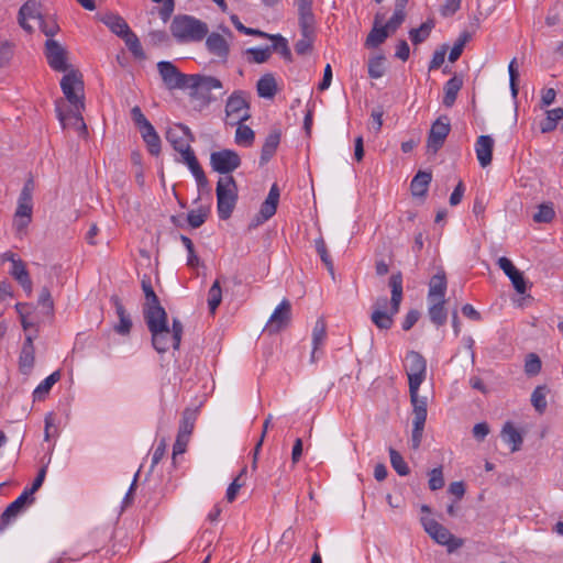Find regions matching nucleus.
Returning <instances> with one entry per match:
<instances>
[{
	"label": "nucleus",
	"instance_id": "1",
	"mask_svg": "<svg viewBox=\"0 0 563 563\" xmlns=\"http://www.w3.org/2000/svg\"><path fill=\"white\" fill-rule=\"evenodd\" d=\"M144 319L151 332L152 345L158 353L179 347L183 336V324L179 320L174 319L170 328L165 309L157 307L150 310Z\"/></svg>",
	"mask_w": 563,
	"mask_h": 563
},
{
	"label": "nucleus",
	"instance_id": "2",
	"mask_svg": "<svg viewBox=\"0 0 563 563\" xmlns=\"http://www.w3.org/2000/svg\"><path fill=\"white\" fill-rule=\"evenodd\" d=\"M166 139L180 154L181 162L187 165L188 169L195 177L198 187H207L208 179L189 145L191 140L189 129L184 124H174L168 128Z\"/></svg>",
	"mask_w": 563,
	"mask_h": 563
},
{
	"label": "nucleus",
	"instance_id": "3",
	"mask_svg": "<svg viewBox=\"0 0 563 563\" xmlns=\"http://www.w3.org/2000/svg\"><path fill=\"white\" fill-rule=\"evenodd\" d=\"M209 32L207 23L188 14L174 16L170 33L181 44L201 42Z\"/></svg>",
	"mask_w": 563,
	"mask_h": 563
},
{
	"label": "nucleus",
	"instance_id": "4",
	"mask_svg": "<svg viewBox=\"0 0 563 563\" xmlns=\"http://www.w3.org/2000/svg\"><path fill=\"white\" fill-rule=\"evenodd\" d=\"M421 511L427 514L420 518L421 525L424 531L438 544L446 547L449 552H453L463 545V541L461 539L455 538L449 529L429 516L431 510L427 505L421 506Z\"/></svg>",
	"mask_w": 563,
	"mask_h": 563
},
{
	"label": "nucleus",
	"instance_id": "5",
	"mask_svg": "<svg viewBox=\"0 0 563 563\" xmlns=\"http://www.w3.org/2000/svg\"><path fill=\"white\" fill-rule=\"evenodd\" d=\"M221 88L222 82L216 77L195 74L189 75L185 90H188L189 96L201 106H208L214 100L211 91Z\"/></svg>",
	"mask_w": 563,
	"mask_h": 563
},
{
	"label": "nucleus",
	"instance_id": "6",
	"mask_svg": "<svg viewBox=\"0 0 563 563\" xmlns=\"http://www.w3.org/2000/svg\"><path fill=\"white\" fill-rule=\"evenodd\" d=\"M410 402L412 406V433H411V448L419 449L424 431V424L428 416V399L426 396L419 395V388H410Z\"/></svg>",
	"mask_w": 563,
	"mask_h": 563
},
{
	"label": "nucleus",
	"instance_id": "7",
	"mask_svg": "<svg viewBox=\"0 0 563 563\" xmlns=\"http://www.w3.org/2000/svg\"><path fill=\"white\" fill-rule=\"evenodd\" d=\"M216 192L219 218L227 220L231 217L238 201V187L233 177H220L217 183Z\"/></svg>",
	"mask_w": 563,
	"mask_h": 563
},
{
	"label": "nucleus",
	"instance_id": "8",
	"mask_svg": "<svg viewBox=\"0 0 563 563\" xmlns=\"http://www.w3.org/2000/svg\"><path fill=\"white\" fill-rule=\"evenodd\" d=\"M251 117L250 107L244 91H234L225 103V123L235 125L246 121Z\"/></svg>",
	"mask_w": 563,
	"mask_h": 563
},
{
	"label": "nucleus",
	"instance_id": "9",
	"mask_svg": "<svg viewBox=\"0 0 563 563\" xmlns=\"http://www.w3.org/2000/svg\"><path fill=\"white\" fill-rule=\"evenodd\" d=\"M60 88L71 107H85L84 81L78 70L69 69L60 80Z\"/></svg>",
	"mask_w": 563,
	"mask_h": 563
},
{
	"label": "nucleus",
	"instance_id": "10",
	"mask_svg": "<svg viewBox=\"0 0 563 563\" xmlns=\"http://www.w3.org/2000/svg\"><path fill=\"white\" fill-rule=\"evenodd\" d=\"M405 369L408 376L409 389L420 388L427 375V362L424 357L416 351L408 352L405 361Z\"/></svg>",
	"mask_w": 563,
	"mask_h": 563
},
{
	"label": "nucleus",
	"instance_id": "11",
	"mask_svg": "<svg viewBox=\"0 0 563 563\" xmlns=\"http://www.w3.org/2000/svg\"><path fill=\"white\" fill-rule=\"evenodd\" d=\"M45 57L49 67L55 71L66 73L71 69L68 63V52L53 38H48L45 43Z\"/></svg>",
	"mask_w": 563,
	"mask_h": 563
},
{
	"label": "nucleus",
	"instance_id": "12",
	"mask_svg": "<svg viewBox=\"0 0 563 563\" xmlns=\"http://www.w3.org/2000/svg\"><path fill=\"white\" fill-rule=\"evenodd\" d=\"M210 165L214 172L230 176V173L240 167L241 157L233 150L216 151L210 155Z\"/></svg>",
	"mask_w": 563,
	"mask_h": 563
},
{
	"label": "nucleus",
	"instance_id": "13",
	"mask_svg": "<svg viewBox=\"0 0 563 563\" xmlns=\"http://www.w3.org/2000/svg\"><path fill=\"white\" fill-rule=\"evenodd\" d=\"M450 130L451 125L446 117H440L433 122L427 142L428 153L435 154L443 146Z\"/></svg>",
	"mask_w": 563,
	"mask_h": 563
},
{
	"label": "nucleus",
	"instance_id": "14",
	"mask_svg": "<svg viewBox=\"0 0 563 563\" xmlns=\"http://www.w3.org/2000/svg\"><path fill=\"white\" fill-rule=\"evenodd\" d=\"M157 69L167 89L185 90L189 75L181 74L173 63L167 60L158 62Z\"/></svg>",
	"mask_w": 563,
	"mask_h": 563
},
{
	"label": "nucleus",
	"instance_id": "15",
	"mask_svg": "<svg viewBox=\"0 0 563 563\" xmlns=\"http://www.w3.org/2000/svg\"><path fill=\"white\" fill-rule=\"evenodd\" d=\"M33 500L34 498H30L26 494L22 493L14 501H12L0 517V532H4L8 527L23 512L25 507L33 503Z\"/></svg>",
	"mask_w": 563,
	"mask_h": 563
},
{
	"label": "nucleus",
	"instance_id": "16",
	"mask_svg": "<svg viewBox=\"0 0 563 563\" xmlns=\"http://www.w3.org/2000/svg\"><path fill=\"white\" fill-rule=\"evenodd\" d=\"M395 314L391 313V307L388 308V299L384 296L374 302L371 320L378 329L388 330L394 323Z\"/></svg>",
	"mask_w": 563,
	"mask_h": 563
},
{
	"label": "nucleus",
	"instance_id": "17",
	"mask_svg": "<svg viewBox=\"0 0 563 563\" xmlns=\"http://www.w3.org/2000/svg\"><path fill=\"white\" fill-rule=\"evenodd\" d=\"M279 197V188L276 184H273L266 199L261 205L258 213L253 219L254 225L263 224L276 213Z\"/></svg>",
	"mask_w": 563,
	"mask_h": 563
},
{
	"label": "nucleus",
	"instance_id": "18",
	"mask_svg": "<svg viewBox=\"0 0 563 563\" xmlns=\"http://www.w3.org/2000/svg\"><path fill=\"white\" fill-rule=\"evenodd\" d=\"M37 338V331L29 332L25 334L24 342L19 355V367L23 374H29L35 362V347L34 340Z\"/></svg>",
	"mask_w": 563,
	"mask_h": 563
},
{
	"label": "nucleus",
	"instance_id": "19",
	"mask_svg": "<svg viewBox=\"0 0 563 563\" xmlns=\"http://www.w3.org/2000/svg\"><path fill=\"white\" fill-rule=\"evenodd\" d=\"M84 107H73L67 112L57 108V117L63 128H71L76 130L79 135H86L87 126L81 115Z\"/></svg>",
	"mask_w": 563,
	"mask_h": 563
},
{
	"label": "nucleus",
	"instance_id": "20",
	"mask_svg": "<svg viewBox=\"0 0 563 563\" xmlns=\"http://www.w3.org/2000/svg\"><path fill=\"white\" fill-rule=\"evenodd\" d=\"M291 307L288 300L284 299L273 311L265 329L271 333H277L284 329L290 320Z\"/></svg>",
	"mask_w": 563,
	"mask_h": 563
},
{
	"label": "nucleus",
	"instance_id": "21",
	"mask_svg": "<svg viewBox=\"0 0 563 563\" xmlns=\"http://www.w3.org/2000/svg\"><path fill=\"white\" fill-rule=\"evenodd\" d=\"M497 264L499 268L506 274V276L511 280L516 291L518 294H525L527 290L526 280L522 276V273L515 267L512 262L509 258L503 256L498 258Z\"/></svg>",
	"mask_w": 563,
	"mask_h": 563
},
{
	"label": "nucleus",
	"instance_id": "22",
	"mask_svg": "<svg viewBox=\"0 0 563 563\" xmlns=\"http://www.w3.org/2000/svg\"><path fill=\"white\" fill-rule=\"evenodd\" d=\"M43 16L40 13V4L36 0L26 1L19 11V23L25 31H32L31 22L37 23Z\"/></svg>",
	"mask_w": 563,
	"mask_h": 563
},
{
	"label": "nucleus",
	"instance_id": "23",
	"mask_svg": "<svg viewBox=\"0 0 563 563\" xmlns=\"http://www.w3.org/2000/svg\"><path fill=\"white\" fill-rule=\"evenodd\" d=\"M389 33L391 32L383 24V15L378 13L375 15L374 25L366 37L365 45L375 48L385 42Z\"/></svg>",
	"mask_w": 563,
	"mask_h": 563
},
{
	"label": "nucleus",
	"instance_id": "24",
	"mask_svg": "<svg viewBox=\"0 0 563 563\" xmlns=\"http://www.w3.org/2000/svg\"><path fill=\"white\" fill-rule=\"evenodd\" d=\"M206 37L208 52L221 60H225L229 55V44L225 37L216 32L210 33Z\"/></svg>",
	"mask_w": 563,
	"mask_h": 563
},
{
	"label": "nucleus",
	"instance_id": "25",
	"mask_svg": "<svg viewBox=\"0 0 563 563\" xmlns=\"http://www.w3.org/2000/svg\"><path fill=\"white\" fill-rule=\"evenodd\" d=\"M312 352L311 362H316L321 355V349L323 347L327 340V324L322 318H319L312 330Z\"/></svg>",
	"mask_w": 563,
	"mask_h": 563
},
{
	"label": "nucleus",
	"instance_id": "26",
	"mask_svg": "<svg viewBox=\"0 0 563 563\" xmlns=\"http://www.w3.org/2000/svg\"><path fill=\"white\" fill-rule=\"evenodd\" d=\"M33 181L27 180L18 198L15 216H32L33 213Z\"/></svg>",
	"mask_w": 563,
	"mask_h": 563
},
{
	"label": "nucleus",
	"instance_id": "27",
	"mask_svg": "<svg viewBox=\"0 0 563 563\" xmlns=\"http://www.w3.org/2000/svg\"><path fill=\"white\" fill-rule=\"evenodd\" d=\"M494 140L490 135H481L475 143V153L482 167H486L492 162Z\"/></svg>",
	"mask_w": 563,
	"mask_h": 563
},
{
	"label": "nucleus",
	"instance_id": "28",
	"mask_svg": "<svg viewBox=\"0 0 563 563\" xmlns=\"http://www.w3.org/2000/svg\"><path fill=\"white\" fill-rule=\"evenodd\" d=\"M446 287L445 273L439 271L429 282L428 300H444Z\"/></svg>",
	"mask_w": 563,
	"mask_h": 563
},
{
	"label": "nucleus",
	"instance_id": "29",
	"mask_svg": "<svg viewBox=\"0 0 563 563\" xmlns=\"http://www.w3.org/2000/svg\"><path fill=\"white\" fill-rule=\"evenodd\" d=\"M389 286L391 289V298L388 306L391 307V313H398L400 302L402 300V275L401 273L393 274L389 278Z\"/></svg>",
	"mask_w": 563,
	"mask_h": 563
},
{
	"label": "nucleus",
	"instance_id": "30",
	"mask_svg": "<svg viewBox=\"0 0 563 563\" xmlns=\"http://www.w3.org/2000/svg\"><path fill=\"white\" fill-rule=\"evenodd\" d=\"M10 275L21 285L27 296L32 294L33 284L22 261L14 262V265L11 266Z\"/></svg>",
	"mask_w": 563,
	"mask_h": 563
},
{
	"label": "nucleus",
	"instance_id": "31",
	"mask_svg": "<svg viewBox=\"0 0 563 563\" xmlns=\"http://www.w3.org/2000/svg\"><path fill=\"white\" fill-rule=\"evenodd\" d=\"M119 322L113 327L114 331L121 335H128L132 329V320L125 311L123 305L118 298L112 299Z\"/></svg>",
	"mask_w": 563,
	"mask_h": 563
},
{
	"label": "nucleus",
	"instance_id": "32",
	"mask_svg": "<svg viewBox=\"0 0 563 563\" xmlns=\"http://www.w3.org/2000/svg\"><path fill=\"white\" fill-rule=\"evenodd\" d=\"M500 437L505 443L510 445L511 452H516L522 444L520 432L514 427L512 422L507 421L500 432Z\"/></svg>",
	"mask_w": 563,
	"mask_h": 563
},
{
	"label": "nucleus",
	"instance_id": "33",
	"mask_svg": "<svg viewBox=\"0 0 563 563\" xmlns=\"http://www.w3.org/2000/svg\"><path fill=\"white\" fill-rule=\"evenodd\" d=\"M101 21L111 30L112 33L120 37L125 35L131 30L125 20L122 16L114 13L104 14L101 18Z\"/></svg>",
	"mask_w": 563,
	"mask_h": 563
},
{
	"label": "nucleus",
	"instance_id": "34",
	"mask_svg": "<svg viewBox=\"0 0 563 563\" xmlns=\"http://www.w3.org/2000/svg\"><path fill=\"white\" fill-rule=\"evenodd\" d=\"M432 180L431 173L420 170L411 180L410 190L415 197H423L428 191V187Z\"/></svg>",
	"mask_w": 563,
	"mask_h": 563
},
{
	"label": "nucleus",
	"instance_id": "35",
	"mask_svg": "<svg viewBox=\"0 0 563 563\" xmlns=\"http://www.w3.org/2000/svg\"><path fill=\"white\" fill-rule=\"evenodd\" d=\"M280 142V134L276 131L269 133L262 147L260 163L261 165L266 164L275 154Z\"/></svg>",
	"mask_w": 563,
	"mask_h": 563
},
{
	"label": "nucleus",
	"instance_id": "36",
	"mask_svg": "<svg viewBox=\"0 0 563 563\" xmlns=\"http://www.w3.org/2000/svg\"><path fill=\"white\" fill-rule=\"evenodd\" d=\"M463 86L461 77L453 76L444 85V97L443 104L445 107H452L456 100L457 93Z\"/></svg>",
	"mask_w": 563,
	"mask_h": 563
},
{
	"label": "nucleus",
	"instance_id": "37",
	"mask_svg": "<svg viewBox=\"0 0 563 563\" xmlns=\"http://www.w3.org/2000/svg\"><path fill=\"white\" fill-rule=\"evenodd\" d=\"M314 0H298V14L299 25L305 26L307 30L310 26H314V15L312 12V5Z\"/></svg>",
	"mask_w": 563,
	"mask_h": 563
},
{
	"label": "nucleus",
	"instance_id": "38",
	"mask_svg": "<svg viewBox=\"0 0 563 563\" xmlns=\"http://www.w3.org/2000/svg\"><path fill=\"white\" fill-rule=\"evenodd\" d=\"M408 0H396L395 10L391 18L385 23L386 27L391 32H396V30L402 24L406 18V5Z\"/></svg>",
	"mask_w": 563,
	"mask_h": 563
},
{
	"label": "nucleus",
	"instance_id": "39",
	"mask_svg": "<svg viewBox=\"0 0 563 563\" xmlns=\"http://www.w3.org/2000/svg\"><path fill=\"white\" fill-rule=\"evenodd\" d=\"M143 141L145 142L148 152L157 156L161 153V139L156 133L154 126L151 124L140 131Z\"/></svg>",
	"mask_w": 563,
	"mask_h": 563
},
{
	"label": "nucleus",
	"instance_id": "40",
	"mask_svg": "<svg viewBox=\"0 0 563 563\" xmlns=\"http://www.w3.org/2000/svg\"><path fill=\"white\" fill-rule=\"evenodd\" d=\"M59 378L60 374L58 371L53 372L51 375L44 378L33 391L34 400H43L48 395L52 387L59 380Z\"/></svg>",
	"mask_w": 563,
	"mask_h": 563
},
{
	"label": "nucleus",
	"instance_id": "41",
	"mask_svg": "<svg viewBox=\"0 0 563 563\" xmlns=\"http://www.w3.org/2000/svg\"><path fill=\"white\" fill-rule=\"evenodd\" d=\"M429 308L428 313L430 320L438 327L442 325L446 321V310L444 308V300H428Z\"/></svg>",
	"mask_w": 563,
	"mask_h": 563
},
{
	"label": "nucleus",
	"instance_id": "42",
	"mask_svg": "<svg viewBox=\"0 0 563 563\" xmlns=\"http://www.w3.org/2000/svg\"><path fill=\"white\" fill-rule=\"evenodd\" d=\"M301 38H299L295 45V51L299 55H305L310 52L314 37V26H310L307 30L305 26H300Z\"/></svg>",
	"mask_w": 563,
	"mask_h": 563
},
{
	"label": "nucleus",
	"instance_id": "43",
	"mask_svg": "<svg viewBox=\"0 0 563 563\" xmlns=\"http://www.w3.org/2000/svg\"><path fill=\"white\" fill-rule=\"evenodd\" d=\"M142 289L144 291L145 300H146V302L144 305V309H143V313H144V318H145V317H147L148 311L152 310L153 308H155V307L163 308V307L159 305L158 298H157L156 294L154 292L150 280H146L145 278L142 279Z\"/></svg>",
	"mask_w": 563,
	"mask_h": 563
},
{
	"label": "nucleus",
	"instance_id": "44",
	"mask_svg": "<svg viewBox=\"0 0 563 563\" xmlns=\"http://www.w3.org/2000/svg\"><path fill=\"white\" fill-rule=\"evenodd\" d=\"M256 87L257 93L262 98H273L276 93V81L269 74L262 76Z\"/></svg>",
	"mask_w": 563,
	"mask_h": 563
},
{
	"label": "nucleus",
	"instance_id": "45",
	"mask_svg": "<svg viewBox=\"0 0 563 563\" xmlns=\"http://www.w3.org/2000/svg\"><path fill=\"white\" fill-rule=\"evenodd\" d=\"M236 125L238 126L235 131L234 142L240 146H251L255 139L254 131L250 126L242 123H239Z\"/></svg>",
	"mask_w": 563,
	"mask_h": 563
},
{
	"label": "nucleus",
	"instance_id": "46",
	"mask_svg": "<svg viewBox=\"0 0 563 563\" xmlns=\"http://www.w3.org/2000/svg\"><path fill=\"white\" fill-rule=\"evenodd\" d=\"M60 433L59 422L54 412H47L44 418V440L48 441L51 438H58Z\"/></svg>",
	"mask_w": 563,
	"mask_h": 563
},
{
	"label": "nucleus",
	"instance_id": "47",
	"mask_svg": "<svg viewBox=\"0 0 563 563\" xmlns=\"http://www.w3.org/2000/svg\"><path fill=\"white\" fill-rule=\"evenodd\" d=\"M432 27H433V23L430 21H427V22L422 23L419 27L411 29L409 31V37H410L411 42L415 45L424 42L429 37Z\"/></svg>",
	"mask_w": 563,
	"mask_h": 563
},
{
	"label": "nucleus",
	"instance_id": "48",
	"mask_svg": "<svg viewBox=\"0 0 563 563\" xmlns=\"http://www.w3.org/2000/svg\"><path fill=\"white\" fill-rule=\"evenodd\" d=\"M555 217L553 203L545 202L538 207V211L533 214V221L537 223H549Z\"/></svg>",
	"mask_w": 563,
	"mask_h": 563
},
{
	"label": "nucleus",
	"instance_id": "49",
	"mask_svg": "<svg viewBox=\"0 0 563 563\" xmlns=\"http://www.w3.org/2000/svg\"><path fill=\"white\" fill-rule=\"evenodd\" d=\"M126 47L129 48V51L135 56V57H139V58H144V51H143V47L141 45V42L139 40V37L136 36L135 33H133L131 30L121 37Z\"/></svg>",
	"mask_w": 563,
	"mask_h": 563
},
{
	"label": "nucleus",
	"instance_id": "50",
	"mask_svg": "<svg viewBox=\"0 0 563 563\" xmlns=\"http://www.w3.org/2000/svg\"><path fill=\"white\" fill-rule=\"evenodd\" d=\"M385 57L383 55L374 56L368 60V75L371 78L378 79L385 74Z\"/></svg>",
	"mask_w": 563,
	"mask_h": 563
},
{
	"label": "nucleus",
	"instance_id": "51",
	"mask_svg": "<svg viewBox=\"0 0 563 563\" xmlns=\"http://www.w3.org/2000/svg\"><path fill=\"white\" fill-rule=\"evenodd\" d=\"M222 300V290L218 280H216L208 292V307L211 313H214Z\"/></svg>",
	"mask_w": 563,
	"mask_h": 563
},
{
	"label": "nucleus",
	"instance_id": "52",
	"mask_svg": "<svg viewBox=\"0 0 563 563\" xmlns=\"http://www.w3.org/2000/svg\"><path fill=\"white\" fill-rule=\"evenodd\" d=\"M531 404L536 410L542 413L547 408V388L538 386L531 395Z\"/></svg>",
	"mask_w": 563,
	"mask_h": 563
},
{
	"label": "nucleus",
	"instance_id": "53",
	"mask_svg": "<svg viewBox=\"0 0 563 563\" xmlns=\"http://www.w3.org/2000/svg\"><path fill=\"white\" fill-rule=\"evenodd\" d=\"M390 463L394 470L400 476L409 474V467L405 462L404 457L393 448L389 449Z\"/></svg>",
	"mask_w": 563,
	"mask_h": 563
},
{
	"label": "nucleus",
	"instance_id": "54",
	"mask_svg": "<svg viewBox=\"0 0 563 563\" xmlns=\"http://www.w3.org/2000/svg\"><path fill=\"white\" fill-rule=\"evenodd\" d=\"M269 38L274 42L272 51H277L283 57L290 58V49L288 47L287 41L279 34L269 35Z\"/></svg>",
	"mask_w": 563,
	"mask_h": 563
},
{
	"label": "nucleus",
	"instance_id": "55",
	"mask_svg": "<svg viewBox=\"0 0 563 563\" xmlns=\"http://www.w3.org/2000/svg\"><path fill=\"white\" fill-rule=\"evenodd\" d=\"M246 53L251 56L252 60L257 64L265 63L271 54H272V47L265 46V47H252L246 51Z\"/></svg>",
	"mask_w": 563,
	"mask_h": 563
},
{
	"label": "nucleus",
	"instance_id": "56",
	"mask_svg": "<svg viewBox=\"0 0 563 563\" xmlns=\"http://www.w3.org/2000/svg\"><path fill=\"white\" fill-rule=\"evenodd\" d=\"M208 211L205 208L194 209L188 212L187 220L191 228L196 229L202 225L207 219Z\"/></svg>",
	"mask_w": 563,
	"mask_h": 563
},
{
	"label": "nucleus",
	"instance_id": "57",
	"mask_svg": "<svg viewBox=\"0 0 563 563\" xmlns=\"http://www.w3.org/2000/svg\"><path fill=\"white\" fill-rule=\"evenodd\" d=\"M542 367L540 357L534 354L530 353L525 362V372L529 376H534L540 373Z\"/></svg>",
	"mask_w": 563,
	"mask_h": 563
},
{
	"label": "nucleus",
	"instance_id": "58",
	"mask_svg": "<svg viewBox=\"0 0 563 563\" xmlns=\"http://www.w3.org/2000/svg\"><path fill=\"white\" fill-rule=\"evenodd\" d=\"M314 243H316V250H317L321 261L324 263V265L327 266L329 272L331 274H333V263L331 261L330 255L328 254L327 246H325L323 239L320 238V239L316 240Z\"/></svg>",
	"mask_w": 563,
	"mask_h": 563
},
{
	"label": "nucleus",
	"instance_id": "59",
	"mask_svg": "<svg viewBox=\"0 0 563 563\" xmlns=\"http://www.w3.org/2000/svg\"><path fill=\"white\" fill-rule=\"evenodd\" d=\"M166 449H167V442L165 439H162L155 446L153 454H152V463H151V470H150L151 473L154 472L157 464L164 457V455L166 453Z\"/></svg>",
	"mask_w": 563,
	"mask_h": 563
},
{
	"label": "nucleus",
	"instance_id": "60",
	"mask_svg": "<svg viewBox=\"0 0 563 563\" xmlns=\"http://www.w3.org/2000/svg\"><path fill=\"white\" fill-rule=\"evenodd\" d=\"M444 486V478L442 474V468L437 467L433 468L429 473V487L431 490H438L441 489Z\"/></svg>",
	"mask_w": 563,
	"mask_h": 563
},
{
	"label": "nucleus",
	"instance_id": "61",
	"mask_svg": "<svg viewBox=\"0 0 563 563\" xmlns=\"http://www.w3.org/2000/svg\"><path fill=\"white\" fill-rule=\"evenodd\" d=\"M468 38V35L466 33L462 34L460 38L454 43L453 47L451 48L449 53V60L451 63H454L460 58L462 55L463 48L465 46V43Z\"/></svg>",
	"mask_w": 563,
	"mask_h": 563
},
{
	"label": "nucleus",
	"instance_id": "62",
	"mask_svg": "<svg viewBox=\"0 0 563 563\" xmlns=\"http://www.w3.org/2000/svg\"><path fill=\"white\" fill-rule=\"evenodd\" d=\"M47 472V466H43L36 477L33 481V484L31 487H27L23 490L24 494H26L30 498H33L34 493L43 485L45 476Z\"/></svg>",
	"mask_w": 563,
	"mask_h": 563
},
{
	"label": "nucleus",
	"instance_id": "63",
	"mask_svg": "<svg viewBox=\"0 0 563 563\" xmlns=\"http://www.w3.org/2000/svg\"><path fill=\"white\" fill-rule=\"evenodd\" d=\"M188 442H189V438L177 434L176 441L173 446V464L174 465H176V463H177V456L181 455L186 452Z\"/></svg>",
	"mask_w": 563,
	"mask_h": 563
},
{
	"label": "nucleus",
	"instance_id": "64",
	"mask_svg": "<svg viewBox=\"0 0 563 563\" xmlns=\"http://www.w3.org/2000/svg\"><path fill=\"white\" fill-rule=\"evenodd\" d=\"M131 117L139 131L151 125V122L145 118L140 107L135 106L131 109Z\"/></svg>",
	"mask_w": 563,
	"mask_h": 563
}]
</instances>
